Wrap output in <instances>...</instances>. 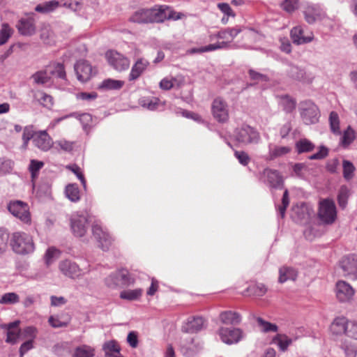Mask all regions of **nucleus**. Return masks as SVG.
<instances>
[{"instance_id":"1","label":"nucleus","mask_w":357,"mask_h":357,"mask_svg":"<svg viewBox=\"0 0 357 357\" xmlns=\"http://www.w3.org/2000/svg\"><path fill=\"white\" fill-rule=\"evenodd\" d=\"M179 14L169 10L168 7L160 6L151 8H141L135 11L130 21L137 24L163 22L167 19L178 20Z\"/></svg>"},{"instance_id":"2","label":"nucleus","mask_w":357,"mask_h":357,"mask_svg":"<svg viewBox=\"0 0 357 357\" xmlns=\"http://www.w3.org/2000/svg\"><path fill=\"white\" fill-rule=\"evenodd\" d=\"M242 31L243 29L241 26H236L234 27L222 29L217 33H211L208 36L209 40L211 42L217 40L216 43L211 44L213 50L230 48L233 40Z\"/></svg>"},{"instance_id":"3","label":"nucleus","mask_w":357,"mask_h":357,"mask_svg":"<svg viewBox=\"0 0 357 357\" xmlns=\"http://www.w3.org/2000/svg\"><path fill=\"white\" fill-rule=\"evenodd\" d=\"M10 245L15 253L21 255L33 253L35 250L32 237L24 232H14L11 236Z\"/></svg>"},{"instance_id":"4","label":"nucleus","mask_w":357,"mask_h":357,"mask_svg":"<svg viewBox=\"0 0 357 357\" xmlns=\"http://www.w3.org/2000/svg\"><path fill=\"white\" fill-rule=\"evenodd\" d=\"M135 282L134 275L125 268L118 269L105 278V284L112 289L129 287Z\"/></svg>"},{"instance_id":"5","label":"nucleus","mask_w":357,"mask_h":357,"mask_svg":"<svg viewBox=\"0 0 357 357\" xmlns=\"http://www.w3.org/2000/svg\"><path fill=\"white\" fill-rule=\"evenodd\" d=\"M314 215V211L310 204L298 203L292 208L291 217L295 222L299 224H310Z\"/></svg>"},{"instance_id":"6","label":"nucleus","mask_w":357,"mask_h":357,"mask_svg":"<svg viewBox=\"0 0 357 357\" xmlns=\"http://www.w3.org/2000/svg\"><path fill=\"white\" fill-rule=\"evenodd\" d=\"M70 227L73 234L76 237H83L89 227L88 215L83 213H74L70 218Z\"/></svg>"},{"instance_id":"7","label":"nucleus","mask_w":357,"mask_h":357,"mask_svg":"<svg viewBox=\"0 0 357 357\" xmlns=\"http://www.w3.org/2000/svg\"><path fill=\"white\" fill-rule=\"evenodd\" d=\"M235 139L243 144H258L260 141V135L254 128L248 125H243L234 130Z\"/></svg>"},{"instance_id":"8","label":"nucleus","mask_w":357,"mask_h":357,"mask_svg":"<svg viewBox=\"0 0 357 357\" xmlns=\"http://www.w3.org/2000/svg\"><path fill=\"white\" fill-rule=\"evenodd\" d=\"M300 113L303 121L307 124L318 122L320 116L318 107L311 100H305L300 104Z\"/></svg>"},{"instance_id":"9","label":"nucleus","mask_w":357,"mask_h":357,"mask_svg":"<svg viewBox=\"0 0 357 357\" xmlns=\"http://www.w3.org/2000/svg\"><path fill=\"white\" fill-rule=\"evenodd\" d=\"M304 19L309 24L321 22L326 17L324 8L319 3H308L303 7Z\"/></svg>"},{"instance_id":"10","label":"nucleus","mask_w":357,"mask_h":357,"mask_svg":"<svg viewBox=\"0 0 357 357\" xmlns=\"http://www.w3.org/2000/svg\"><path fill=\"white\" fill-rule=\"evenodd\" d=\"M318 215L321 222L325 224H333L337 218V211L335 202L331 199H324L319 203Z\"/></svg>"},{"instance_id":"11","label":"nucleus","mask_w":357,"mask_h":357,"mask_svg":"<svg viewBox=\"0 0 357 357\" xmlns=\"http://www.w3.org/2000/svg\"><path fill=\"white\" fill-rule=\"evenodd\" d=\"M8 209L15 217L19 218L24 223H30L31 215L27 204L22 201L10 202L8 205Z\"/></svg>"},{"instance_id":"12","label":"nucleus","mask_w":357,"mask_h":357,"mask_svg":"<svg viewBox=\"0 0 357 357\" xmlns=\"http://www.w3.org/2000/svg\"><path fill=\"white\" fill-rule=\"evenodd\" d=\"M105 56L109 65L116 70L121 72L128 69L130 60L122 54L114 50H109Z\"/></svg>"},{"instance_id":"13","label":"nucleus","mask_w":357,"mask_h":357,"mask_svg":"<svg viewBox=\"0 0 357 357\" xmlns=\"http://www.w3.org/2000/svg\"><path fill=\"white\" fill-rule=\"evenodd\" d=\"M92 233L93 236L99 243V247L103 251L108 250L114 241L113 238L108 231L104 229L101 225L96 223L92 225Z\"/></svg>"},{"instance_id":"14","label":"nucleus","mask_w":357,"mask_h":357,"mask_svg":"<svg viewBox=\"0 0 357 357\" xmlns=\"http://www.w3.org/2000/svg\"><path fill=\"white\" fill-rule=\"evenodd\" d=\"M340 266L345 277L351 280H357V256L349 255L342 257L340 261Z\"/></svg>"},{"instance_id":"15","label":"nucleus","mask_w":357,"mask_h":357,"mask_svg":"<svg viewBox=\"0 0 357 357\" xmlns=\"http://www.w3.org/2000/svg\"><path fill=\"white\" fill-rule=\"evenodd\" d=\"M59 269L63 275L71 279L79 278L85 273L76 262L70 259L61 261Z\"/></svg>"},{"instance_id":"16","label":"nucleus","mask_w":357,"mask_h":357,"mask_svg":"<svg viewBox=\"0 0 357 357\" xmlns=\"http://www.w3.org/2000/svg\"><path fill=\"white\" fill-rule=\"evenodd\" d=\"M290 36L292 42L297 45L309 43L314 39L313 33L301 25L296 26L291 29Z\"/></svg>"},{"instance_id":"17","label":"nucleus","mask_w":357,"mask_h":357,"mask_svg":"<svg viewBox=\"0 0 357 357\" xmlns=\"http://www.w3.org/2000/svg\"><path fill=\"white\" fill-rule=\"evenodd\" d=\"M211 111L214 119L220 123H225L229 119L228 105L220 98L213 101Z\"/></svg>"},{"instance_id":"18","label":"nucleus","mask_w":357,"mask_h":357,"mask_svg":"<svg viewBox=\"0 0 357 357\" xmlns=\"http://www.w3.org/2000/svg\"><path fill=\"white\" fill-rule=\"evenodd\" d=\"M180 346L183 354L188 357L195 356L202 348L200 341L190 336L183 337Z\"/></svg>"},{"instance_id":"19","label":"nucleus","mask_w":357,"mask_h":357,"mask_svg":"<svg viewBox=\"0 0 357 357\" xmlns=\"http://www.w3.org/2000/svg\"><path fill=\"white\" fill-rule=\"evenodd\" d=\"M261 179L271 188H282L283 187V178L278 170L264 169L261 174Z\"/></svg>"},{"instance_id":"20","label":"nucleus","mask_w":357,"mask_h":357,"mask_svg":"<svg viewBox=\"0 0 357 357\" xmlns=\"http://www.w3.org/2000/svg\"><path fill=\"white\" fill-rule=\"evenodd\" d=\"M77 79L81 82H86L91 79L96 72H93L91 65L85 60L78 61L74 66Z\"/></svg>"},{"instance_id":"21","label":"nucleus","mask_w":357,"mask_h":357,"mask_svg":"<svg viewBox=\"0 0 357 357\" xmlns=\"http://www.w3.org/2000/svg\"><path fill=\"white\" fill-rule=\"evenodd\" d=\"M354 294V289L347 282L340 280L336 283V296L340 302L349 301Z\"/></svg>"},{"instance_id":"22","label":"nucleus","mask_w":357,"mask_h":357,"mask_svg":"<svg viewBox=\"0 0 357 357\" xmlns=\"http://www.w3.org/2000/svg\"><path fill=\"white\" fill-rule=\"evenodd\" d=\"M219 335L223 342L227 344H232L240 341L242 331L239 328H221L219 331Z\"/></svg>"},{"instance_id":"23","label":"nucleus","mask_w":357,"mask_h":357,"mask_svg":"<svg viewBox=\"0 0 357 357\" xmlns=\"http://www.w3.org/2000/svg\"><path fill=\"white\" fill-rule=\"evenodd\" d=\"M33 144L38 149L47 151L52 148L53 141L46 130H39L36 132Z\"/></svg>"},{"instance_id":"24","label":"nucleus","mask_w":357,"mask_h":357,"mask_svg":"<svg viewBox=\"0 0 357 357\" xmlns=\"http://www.w3.org/2000/svg\"><path fill=\"white\" fill-rule=\"evenodd\" d=\"M206 321L201 316L190 317L182 327L183 331L185 333H197L205 327Z\"/></svg>"},{"instance_id":"25","label":"nucleus","mask_w":357,"mask_h":357,"mask_svg":"<svg viewBox=\"0 0 357 357\" xmlns=\"http://www.w3.org/2000/svg\"><path fill=\"white\" fill-rule=\"evenodd\" d=\"M18 32L25 36H30L36 33L35 20L33 17L21 18L17 24Z\"/></svg>"},{"instance_id":"26","label":"nucleus","mask_w":357,"mask_h":357,"mask_svg":"<svg viewBox=\"0 0 357 357\" xmlns=\"http://www.w3.org/2000/svg\"><path fill=\"white\" fill-rule=\"evenodd\" d=\"M149 62L144 58H139L131 68L128 80L132 82L137 79L147 69Z\"/></svg>"},{"instance_id":"27","label":"nucleus","mask_w":357,"mask_h":357,"mask_svg":"<svg viewBox=\"0 0 357 357\" xmlns=\"http://www.w3.org/2000/svg\"><path fill=\"white\" fill-rule=\"evenodd\" d=\"M291 151V148L288 146H278L273 144L268 145V153L266 156V160H275L286 156Z\"/></svg>"},{"instance_id":"28","label":"nucleus","mask_w":357,"mask_h":357,"mask_svg":"<svg viewBox=\"0 0 357 357\" xmlns=\"http://www.w3.org/2000/svg\"><path fill=\"white\" fill-rule=\"evenodd\" d=\"M19 324V321H15L3 326V328L6 331V342L7 343L15 344L18 342L20 337V331L18 328Z\"/></svg>"},{"instance_id":"29","label":"nucleus","mask_w":357,"mask_h":357,"mask_svg":"<svg viewBox=\"0 0 357 357\" xmlns=\"http://www.w3.org/2000/svg\"><path fill=\"white\" fill-rule=\"evenodd\" d=\"M349 319L344 317L335 318L331 326V330L335 335H345L347 331Z\"/></svg>"},{"instance_id":"30","label":"nucleus","mask_w":357,"mask_h":357,"mask_svg":"<svg viewBox=\"0 0 357 357\" xmlns=\"http://www.w3.org/2000/svg\"><path fill=\"white\" fill-rule=\"evenodd\" d=\"M298 275L297 271L289 266H284L279 269V278L280 283H284L288 280L294 281Z\"/></svg>"},{"instance_id":"31","label":"nucleus","mask_w":357,"mask_h":357,"mask_svg":"<svg viewBox=\"0 0 357 357\" xmlns=\"http://www.w3.org/2000/svg\"><path fill=\"white\" fill-rule=\"evenodd\" d=\"M220 319L225 324L236 325L241 321V314L231 310L222 312L220 314Z\"/></svg>"},{"instance_id":"32","label":"nucleus","mask_w":357,"mask_h":357,"mask_svg":"<svg viewBox=\"0 0 357 357\" xmlns=\"http://www.w3.org/2000/svg\"><path fill=\"white\" fill-rule=\"evenodd\" d=\"M160 103V99L153 96H145L139 99V105L150 111L156 110L158 108Z\"/></svg>"},{"instance_id":"33","label":"nucleus","mask_w":357,"mask_h":357,"mask_svg":"<svg viewBox=\"0 0 357 357\" xmlns=\"http://www.w3.org/2000/svg\"><path fill=\"white\" fill-rule=\"evenodd\" d=\"M46 70L47 71H48L50 79L52 77H56L62 79H66V74L63 64L54 63L47 67Z\"/></svg>"},{"instance_id":"34","label":"nucleus","mask_w":357,"mask_h":357,"mask_svg":"<svg viewBox=\"0 0 357 357\" xmlns=\"http://www.w3.org/2000/svg\"><path fill=\"white\" fill-rule=\"evenodd\" d=\"M33 98L43 107L50 109L53 105V98L42 91L33 92Z\"/></svg>"},{"instance_id":"35","label":"nucleus","mask_w":357,"mask_h":357,"mask_svg":"<svg viewBox=\"0 0 357 357\" xmlns=\"http://www.w3.org/2000/svg\"><path fill=\"white\" fill-rule=\"evenodd\" d=\"M287 73L289 76L294 79L303 82H311L310 78H307L305 77V73L304 70L297 66H289Z\"/></svg>"},{"instance_id":"36","label":"nucleus","mask_w":357,"mask_h":357,"mask_svg":"<svg viewBox=\"0 0 357 357\" xmlns=\"http://www.w3.org/2000/svg\"><path fill=\"white\" fill-rule=\"evenodd\" d=\"M41 40L46 44H52L54 42V33L50 24H44L40 30Z\"/></svg>"},{"instance_id":"37","label":"nucleus","mask_w":357,"mask_h":357,"mask_svg":"<svg viewBox=\"0 0 357 357\" xmlns=\"http://www.w3.org/2000/svg\"><path fill=\"white\" fill-rule=\"evenodd\" d=\"M38 131L35 130L33 125H29L23 128V133L22 136V147L26 149L31 139L33 141Z\"/></svg>"},{"instance_id":"38","label":"nucleus","mask_w":357,"mask_h":357,"mask_svg":"<svg viewBox=\"0 0 357 357\" xmlns=\"http://www.w3.org/2000/svg\"><path fill=\"white\" fill-rule=\"evenodd\" d=\"M95 349L87 344L80 345L75 349L72 357H93Z\"/></svg>"},{"instance_id":"39","label":"nucleus","mask_w":357,"mask_h":357,"mask_svg":"<svg viewBox=\"0 0 357 357\" xmlns=\"http://www.w3.org/2000/svg\"><path fill=\"white\" fill-rule=\"evenodd\" d=\"M295 147L298 153L301 154L312 151L315 145L309 139L303 138L296 142Z\"/></svg>"},{"instance_id":"40","label":"nucleus","mask_w":357,"mask_h":357,"mask_svg":"<svg viewBox=\"0 0 357 357\" xmlns=\"http://www.w3.org/2000/svg\"><path fill=\"white\" fill-rule=\"evenodd\" d=\"M59 6V2L56 0L45 1L37 5L35 10L41 13H48L56 10Z\"/></svg>"},{"instance_id":"41","label":"nucleus","mask_w":357,"mask_h":357,"mask_svg":"<svg viewBox=\"0 0 357 357\" xmlns=\"http://www.w3.org/2000/svg\"><path fill=\"white\" fill-rule=\"evenodd\" d=\"M350 195L351 192L347 186L342 185L340 187L337 195V202L342 209L346 208Z\"/></svg>"},{"instance_id":"42","label":"nucleus","mask_w":357,"mask_h":357,"mask_svg":"<svg viewBox=\"0 0 357 357\" xmlns=\"http://www.w3.org/2000/svg\"><path fill=\"white\" fill-rule=\"evenodd\" d=\"M267 291V288L264 284L259 283L249 286L246 289V293L244 295L254 296L257 297L263 296Z\"/></svg>"},{"instance_id":"43","label":"nucleus","mask_w":357,"mask_h":357,"mask_svg":"<svg viewBox=\"0 0 357 357\" xmlns=\"http://www.w3.org/2000/svg\"><path fill=\"white\" fill-rule=\"evenodd\" d=\"M143 293V290L141 288L135 289H128L122 291L120 293V298L121 299L128 300V301H136L139 299Z\"/></svg>"},{"instance_id":"44","label":"nucleus","mask_w":357,"mask_h":357,"mask_svg":"<svg viewBox=\"0 0 357 357\" xmlns=\"http://www.w3.org/2000/svg\"><path fill=\"white\" fill-rule=\"evenodd\" d=\"M124 82L112 79H106L103 80L99 86V89L105 90H119L123 87Z\"/></svg>"},{"instance_id":"45","label":"nucleus","mask_w":357,"mask_h":357,"mask_svg":"<svg viewBox=\"0 0 357 357\" xmlns=\"http://www.w3.org/2000/svg\"><path fill=\"white\" fill-rule=\"evenodd\" d=\"M66 196L73 202L80 199L79 190L76 184H68L65 190Z\"/></svg>"},{"instance_id":"46","label":"nucleus","mask_w":357,"mask_h":357,"mask_svg":"<svg viewBox=\"0 0 357 357\" xmlns=\"http://www.w3.org/2000/svg\"><path fill=\"white\" fill-rule=\"evenodd\" d=\"M340 348L344 351L345 357H356L357 344L345 341L342 343Z\"/></svg>"},{"instance_id":"47","label":"nucleus","mask_w":357,"mask_h":357,"mask_svg":"<svg viewBox=\"0 0 357 357\" xmlns=\"http://www.w3.org/2000/svg\"><path fill=\"white\" fill-rule=\"evenodd\" d=\"M9 238L8 229L5 227H0V257L5 254L8 249Z\"/></svg>"},{"instance_id":"48","label":"nucleus","mask_w":357,"mask_h":357,"mask_svg":"<svg viewBox=\"0 0 357 357\" xmlns=\"http://www.w3.org/2000/svg\"><path fill=\"white\" fill-rule=\"evenodd\" d=\"M329 123L331 132L337 135L341 134L340 129V119L337 112H331L329 115Z\"/></svg>"},{"instance_id":"49","label":"nucleus","mask_w":357,"mask_h":357,"mask_svg":"<svg viewBox=\"0 0 357 357\" xmlns=\"http://www.w3.org/2000/svg\"><path fill=\"white\" fill-rule=\"evenodd\" d=\"M274 342L278 345L281 351H285L292 343L293 340L286 335L278 334L274 338Z\"/></svg>"},{"instance_id":"50","label":"nucleus","mask_w":357,"mask_h":357,"mask_svg":"<svg viewBox=\"0 0 357 357\" xmlns=\"http://www.w3.org/2000/svg\"><path fill=\"white\" fill-rule=\"evenodd\" d=\"M342 167L344 178L347 181L351 180L354 176V172L356 170L353 163L349 160H344L342 162Z\"/></svg>"},{"instance_id":"51","label":"nucleus","mask_w":357,"mask_h":357,"mask_svg":"<svg viewBox=\"0 0 357 357\" xmlns=\"http://www.w3.org/2000/svg\"><path fill=\"white\" fill-rule=\"evenodd\" d=\"M13 33V29L7 24L3 23L0 29V45L6 44Z\"/></svg>"},{"instance_id":"52","label":"nucleus","mask_w":357,"mask_h":357,"mask_svg":"<svg viewBox=\"0 0 357 357\" xmlns=\"http://www.w3.org/2000/svg\"><path fill=\"white\" fill-rule=\"evenodd\" d=\"M20 302V296L15 292L3 294L0 298L1 305H14Z\"/></svg>"},{"instance_id":"53","label":"nucleus","mask_w":357,"mask_h":357,"mask_svg":"<svg viewBox=\"0 0 357 357\" xmlns=\"http://www.w3.org/2000/svg\"><path fill=\"white\" fill-rule=\"evenodd\" d=\"M102 350L105 352V356H106L112 353L121 351V347L116 340H112L106 341L102 344Z\"/></svg>"},{"instance_id":"54","label":"nucleus","mask_w":357,"mask_h":357,"mask_svg":"<svg viewBox=\"0 0 357 357\" xmlns=\"http://www.w3.org/2000/svg\"><path fill=\"white\" fill-rule=\"evenodd\" d=\"M280 104L287 113L291 112L296 107V101L289 96H282Z\"/></svg>"},{"instance_id":"55","label":"nucleus","mask_w":357,"mask_h":357,"mask_svg":"<svg viewBox=\"0 0 357 357\" xmlns=\"http://www.w3.org/2000/svg\"><path fill=\"white\" fill-rule=\"evenodd\" d=\"M61 252L59 250L56 249L54 247L49 248L45 254V261L47 266H50L52 262L56 259L59 255Z\"/></svg>"},{"instance_id":"56","label":"nucleus","mask_w":357,"mask_h":357,"mask_svg":"<svg viewBox=\"0 0 357 357\" xmlns=\"http://www.w3.org/2000/svg\"><path fill=\"white\" fill-rule=\"evenodd\" d=\"M32 79L34 83L37 84H44L49 82L50 76L48 75V71L45 69V70L38 71L32 75Z\"/></svg>"},{"instance_id":"57","label":"nucleus","mask_w":357,"mask_h":357,"mask_svg":"<svg viewBox=\"0 0 357 357\" xmlns=\"http://www.w3.org/2000/svg\"><path fill=\"white\" fill-rule=\"evenodd\" d=\"M44 166V163L42 161L37 160H31L30 161L29 169L31 174L32 179H35L38 176L40 169Z\"/></svg>"},{"instance_id":"58","label":"nucleus","mask_w":357,"mask_h":357,"mask_svg":"<svg viewBox=\"0 0 357 357\" xmlns=\"http://www.w3.org/2000/svg\"><path fill=\"white\" fill-rule=\"evenodd\" d=\"M355 139V132L351 128V126H348L347 130L344 131L341 139V143L343 146H348Z\"/></svg>"},{"instance_id":"59","label":"nucleus","mask_w":357,"mask_h":357,"mask_svg":"<svg viewBox=\"0 0 357 357\" xmlns=\"http://www.w3.org/2000/svg\"><path fill=\"white\" fill-rule=\"evenodd\" d=\"M346 336L351 339L357 340V321L349 320Z\"/></svg>"},{"instance_id":"60","label":"nucleus","mask_w":357,"mask_h":357,"mask_svg":"<svg viewBox=\"0 0 357 357\" xmlns=\"http://www.w3.org/2000/svg\"><path fill=\"white\" fill-rule=\"evenodd\" d=\"M257 321L264 332H276L278 331V326L274 324L266 321L260 317H258Z\"/></svg>"},{"instance_id":"61","label":"nucleus","mask_w":357,"mask_h":357,"mask_svg":"<svg viewBox=\"0 0 357 357\" xmlns=\"http://www.w3.org/2000/svg\"><path fill=\"white\" fill-rule=\"evenodd\" d=\"M328 153L329 150L327 147L325 146H320L319 147V151L317 153L310 155L308 158L312 160H322L328 156Z\"/></svg>"},{"instance_id":"62","label":"nucleus","mask_w":357,"mask_h":357,"mask_svg":"<svg viewBox=\"0 0 357 357\" xmlns=\"http://www.w3.org/2000/svg\"><path fill=\"white\" fill-rule=\"evenodd\" d=\"M0 173L7 174L12 171L14 162L10 159L2 158L0 160Z\"/></svg>"},{"instance_id":"63","label":"nucleus","mask_w":357,"mask_h":357,"mask_svg":"<svg viewBox=\"0 0 357 357\" xmlns=\"http://www.w3.org/2000/svg\"><path fill=\"white\" fill-rule=\"evenodd\" d=\"M282 7L285 11L292 13L298 8V0H284Z\"/></svg>"},{"instance_id":"64","label":"nucleus","mask_w":357,"mask_h":357,"mask_svg":"<svg viewBox=\"0 0 357 357\" xmlns=\"http://www.w3.org/2000/svg\"><path fill=\"white\" fill-rule=\"evenodd\" d=\"M235 157L238 159L240 164L243 166H246L250 161V158L248 154L245 151H235Z\"/></svg>"}]
</instances>
